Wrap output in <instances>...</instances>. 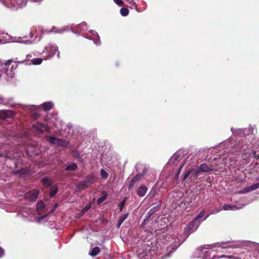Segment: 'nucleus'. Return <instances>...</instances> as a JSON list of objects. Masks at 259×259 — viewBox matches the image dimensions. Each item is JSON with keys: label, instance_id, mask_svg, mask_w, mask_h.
<instances>
[{"label": "nucleus", "instance_id": "nucleus-7", "mask_svg": "<svg viewBox=\"0 0 259 259\" xmlns=\"http://www.w3.org/2000/svg\"><path fill=\"white\" fill-rule=\"evenodd\" d=\"M197 169L193 168H188L185 172L183 180L185 181L190 175H191V177L194 175V179H197Z\"/></svg>", "mask_w": 259, "mask_h": 259}, {"label": "nucleus", "instance_id": "nucleus-42", "mask_svg": "<svg viewBox=\"0 0 259 259\" xmlns=\"http://www.w3.org/2000/svg\"><path fill=\"white\" fill-rule=\"evenodd\" d=\"M209 216V214H207L205 217L202 220H205V219H206Z\"/></svg>", "mask_w": 259, "mask_h": 259}, {"label": "nucleus", "instance_id": "nucleus-22", "mask_svg": "<svg viewBox=\"0 0 259 259\" xmlns=\"http://www.w3.org/2000/svg\"><path fill=\"white\" fill-rule=\"evenodd\" d=\"M50 197H54L58 191V187L56 185L51 186Z\"/></svg>", "mask_w": 259, "mask_h": 259}, {"label": "nucleus", "instance_id": "nucleus-4", "mask_svg": "<svg viewBox=\"0 0 259 259\" xmlns=\"http://www.w3.org/2000/svg\"><path fill=\"white\" fill-rule=\"evenodd\" d=\"M33 128L38 133H43L44 132H50V127L46 124L39 122H36L33 125Z\"/></svg>", "mask_w": 259, "mask_h": 259}, {"label": "nucleus", "instance_id": "nucleus-24", "mask_svg": "<svg viewBox=\"0 0 259 259\" xmlns=\"http://www.w3.org/2000/svg\"><path fill=\"white\" fill-rule=\"evenodd\" d=\"M57 140H58V138H57L55 137H52V136L47 137V140L48 142H49L50 143L56 145Z\"/></svg>", "mask_w": 259, "mask_h": 259}, {"label": "nucleus", "instance_id": "nucleus-13", "mask_svg": "<svg viewBox=\"0 0 259 259\" xmlns=\"http://www.w3.org/2000/svg\"><path fill=\"white\" fill-rule=\"evenodd\" d=\"M13 101V99L9 98H4L2 96H0V104H3L5 105H7L10 104Z\"/></svg>", "mask_w": 259, "mask_h": 259}, {"label": "nucleus", "instance_id": "nucleus-37", "mask_svg": "<svg viewBox=\"0 0 259 259\" xmlns=\"http://www.w3.org/2000/svg\"><path fill=\"white\" fill-rule=\"evenodd\" d=\"M114 2L119 6L122 5L123 4V2L122 0H114Z\"/></svg>", "mask_w": 259, "mask_h": 259}, {"label": "nucleus", "instance_id": "nucleus-17", "mask_svg": "<svg viewBox=\"0 0 259 259\" xmlns=\"http://www.w3.org/2000/svg\"><path fill=\"white\" fill-rule=\"evenodd\" d=\"M90 185L87 182V181L85 180H84L79 183L77 185V187L79 189L83 190L88 187Z\"/></svg>", "mask_w": 259, "mask_h": 259}, {"label": "nucleus", "instance_id": "nucleus-12", "mask_svg": "<svg viewBox=\"0 0 259 259\" xmlns=\"http://www.w3.org/2000/svg\"><path fill=\"white\" fill-rule=\"evenodd\" d=\"M147 187L146 186H143L140 187L138 189V190L137 191V195L138 196H139L140 197H143L144 196H145V195L147 193Z\"/></svg>", "mask_w": 259, "mask_h": 259}, {"label": "nucleus", "instance_id": "nucleus-19", "mask_svg": "<svg viewBox=\"0 0 259 259\" xmlns=\"http://www.w3.org/2000/svg\"><path fill=\"white\" fill-rule=\"evenodd\" d=\"M42 107L45 111L50 110L53 108V104L51 102L44 103L42 104Z\"/></svg>", "mask_w": 259, "mask_h": 259}, {"label": "nucleus", "instance_id": "nucleus-1", "mask_svg": "<svg viewBox=\"0 0 259 259\" xmlns=\"http://www.w3.org/2000/svg\"><path fill=\"white\" fill-rule=\"evenodd\" d=\"M240 246V243L239 241H227L204 245L203 248L205 249H214L217 247H221L222 248H236Z\"/></svg>", "mask_w": 259, "mask_h": 259}, {"label": "nucleus", "instance_id": "nucleus-23", "mask_svg": "<svg viewBox=\"0 0 259 259\" xmlns=\"http://www.w3.org/2000/svg\"><path fill=\"white\" fill-rule=\"evenodd\" d=\"M41 182L45 186L49 187L51 186L52 182L51 180L47 177L44 178L41 180Z\"/></svg>", "mask_w": 259, "mask_h": 259}, {"label": "nucleus", "instance_id": "nucleus-29", "mask_svg": "<svg viewBox=\"0 0 259 259\" xmlns=\"http://www.w3.org/2000/svg\"><path fill=\"white\" fill-rule=\"evenodd\" d=\"M204 214H205V211L204 210H202L200 213L194 219H196V221L198 222H200L199 221V220L200 219H201V218H202L204 216Z\"/></svg>", "mask_w": 259, "mask_h": 259}, {"label": "nucleus", "instance_id": "nucleus-28", "mask_svg": "<svg viewBox=\"0 0 259 259\" xmlns=\"http://www.w3.org/2000/svg\"><path fill=\"white\" fill-rule=\"evenodd\" d=\"M90 208L91 205L90 204L85 205L80 211L81 215H83L86 212H87L90 209Z\"/></svg>", "mask_w": 259, "mask_h": 259}, {"label": "nucleus", "instance_id": "nucleus-40", "mask_svg": "<svg viewBox=\"0 0 259 259\" xmlns=\"http://www.w3.org/2000/svg\"><path fill=\"white\" fill-rule=\"evenodd\" d=\"M4 254V250L2 248H0V257L3 256Z\"/></svg>", "mask_w": 259, "mask_h": 259}, {"label": "nucleus", "instance_id": "nucleus-41", "mask_svg": "<svg viewBox=\"0 0 259 259\" xmlns=\"http://www.w3.org/2000/svg\"><path fill=\"white\" fill-rule=\"evenodd\" d=\"M29 37L30 38H32L33 37V34L31 31L29 32Z\"/></svg>", "mask_w": 259, "mask_h": 259}, {"label": "nucleus", "instance_id": "nucleus-10", "mask_svg": "<svg viewBox=\"0 0 259 259\" xmlns=\"http://www.w3.org/2000/svg\"><path fill=\"white\" fill-rule=\"evenodd\" d=\"M244 205L242 206H237L236 205L225 204L223 206V209L225 210H235L242 208Z\"/></svg>", "mask_w": 259, "mask_h": 259}, {"label": "nucleus", "instance_id": "nucleus-46", "mask_svg": "<svg viewBox=\"0 0 259 259\" xmlns=\"http://www.w3.org/2000/svg\"><path fill=\"white\" fill-rule=\"evenodd\" d=\"M259 159V156H258L257 158H256V159Z\"/></svg>", "mask_w": 259, "mask_h": 259}, {"label": "nucleus", "instance_id": "nucleus-31", "mask_svg": "<svg viewBox=\"0 0 259 259\" xmlns=\"http://www.w3.org/2000/svg\"><path fill=\"white\" fill-rule=\"evenodd\" d=\"M100 174L102 178L106 179L108 177L107 172L104 170L103 169H101L100 170Z\"/></svg>", "mask_w": 259, "mask_h": 259}, {"label": "nucleus", "instance_id": "nucleus-3", "mask_svg": "<svg viewBox=\"0 0 259 259\" xmlns=\"http://www.w3.org/2000/svg\"><path fill=\"white\" fill-rule=\"evenodd\" d=\"M34 210L29 208L23 209L22 211L18 214V216L24 220H30L34 215Z\"/></svg>", "mask_w": 259, "mask_h": 259}, {"label": "nucleus", "instance_id": "nucleus-39", "mask_svg": "<svg viewBox=\"0 0 259 259\" xmlns=\"http://www.w3.org/2000/svg\"><path fill=\"white\" fill-rule=\"evenodd\" d=\"M218 159L217 156H215L213 158H211L210 157L209 158V161H211L210 162H212L213 161L217 160Z\"/></svg>", "mask_w": 259, "mask_h": 259}, {"label": "nucleus", "instance_id": "nucleus-20", "mask_svg": "<svg viewBox=\"0 0 259 259\" xmlns=\"http://www.w3.org/2000/svg\"><path fill=\"white\" fill-rule=\"evenodd\" d=\"M127 216H128V214L125 213V214H123L119 218L117 225V227L118 228H120V226L121 225V224H122L123 221L127 218Z\"/></svg>", "mask_w": 259, "mask_h": 259}, {"label": "nucleus", "instance_id": "nucleus-11", "mask_svg": "<svg viewBox=\"0 0 259 259\" xmlns=\"http://www.w3.org/2000/svg\"><path fill=\"white\" fill-rule=\"evenodd\" d=\"M259 188V183L253 184L250 187H247L242 191H239V193H246L252 190H256Z\"/></svg>", "mask_w": 259, "mask_h": 259}, {"label": "nucleus", "instance_id": "nucleus-15", "mask_svg": "<svg viewBox=\"0 0 259 259\" xmlns=\"http://www.w3.org/2000/svg\"><path fill=\"white\" fill-rule=\"evenodd\" d=\"M56 145L59 146L66 147L69 145V142L63 139L58 138Z\"/></svg>", "mask_w": 259, "mask_h": 259}, {"label": "nucleus", "instance_id": "nucleus-26", "mask_svg": "<svg viewBox=\"0 0 259 259\" xmlns=\"http://www.w3.org/2000/svg\"><path fill=\"white\" fill-rule=\"evenodd\" d=\"M120 13L122 16H126L129 14V11L126 8H122L120 10Z\"/></svg>", "mask_w": 259, "mask_h": 259}, {"label": "nucleus", "instance_id": "nucleus-36", "mask_svg": "<svg viewBox=\"0 0 259 259\" xmlns=\"http://www.w3.org/2000/svg\"><path fill=\"white\" fill-rule=\"evenodd\" d=\"M136 182L135 181H134V180L132 179L129 184V186H128L129 189H131V188H132Z\"/></svg>", "mask_w": 259, "mask_h": 259}, {"label": "nucleus", "instance_id": "nucleus-6", "mask_svg": "<svg viewBox=\"0 0 259 259\" xmlns=\"http://www.w3.org/2000/svg\"><path fill=\"white\" fill-rule=\"evenodd\" d=\"M39 193V191L37 189H33L29 191L25 194V198L30 201L35 200Z\"/></svg>", "mask_w": 259, "mask_h": 259}, {"label": "nucleus", "instance_id": "nucleus-43", "mask_svg": "<svg viewBox=\"0 0 259 259\" xmlns=\"http://www.w3.org/2000/svg\"><path fill=\"white\" fill-rule=\"evenodd\" d=\"M183 165H184V164H182V165L180 166V168H179V172H180V171L181 169H182V168L183 167Z\"/></svg>", "mask_w": 259, "mask_h": 259}, {"label": "nucleus", "instance_id": "nucleus-33", "mask_svg": "<svg viewBox=\"0 0 259 259\" xmlns=\"http://www.w3.org/2000/svg\"><path fill=\"white\" fill-rule=\"evenodd\" d=\"M106 197L105 196H102V197L98 198L97 201V203L98 204L101 203L102 202H103L105 200Z\"/></svg>", "mask_w": 259, "mask_h": 259}, {"label": "nucleus", "instance_id": "nucleus-32", "mask_svg": "<svg viewBox=\"0 0 259 259\" xmlns=\"http://www.w3.org/2000/svg\"><path fill=\"white\" fill-rule=\"evenodd\" d=\"M44 207V203L42 201H39L36 204V208L37 210L40 209Z\"/></svg>", "mask_w": 259, "mask_h": 259}, {"label": "nucleus", "instance_id": "nucleus-18", "mask_svg": "<svg viewBox=\"0 0 259 259\" xmlns=\"http://www.w3.org/2000/svg\"><path fill=\"white\" fill-rule=\"evenodd\" d=\"M97 178L95 176L91 175L89 176L86 180H85L89 185H92L96 181Z\"/></svg>", "mask_w": 259, "mask_h": 259}, {"label": "nucleus", "instance_id": "nucleus-9", "mask_svg": "<svg viewBox=\"0 0 259 259\" xmlns=\"http://www.w3.org/2000/svg\"><path fill=\"white\" fill-rule=\"evenodd\" d=\"M212 167L210 165H207L206 163H203L201 164L197 170V172L200 171L207 172L212 170Z\"/></svg>", "mask_w": 259, "mask_h": 259}, {"label": "nucleus", "instance_id": "nucleus-27", "mask_svg": "<svg viewBox=\"0 0 259 259\" xmlns=\"http://www.w3.org/2000/svg\"><path fill=\"white\" fill-rule=\"evenodd\" d=\"M77 168V165L75 163H72V164L66 167V170H74Z\"/></svg>", "mask_w": 259, "mask_h": 259}, {"label": "nucleus", "instance_id": "nucleus-44", "mask_svg": "<svg viewBox=\"0 0 259 259\" xmlns=\"http://www.w3.org/2000/svg\"><path fill=\"white\" fill-rule=\"evenodd\" d=\"M26 57H27V58H28V57H32V55H30V54H28V55H27V56H26Z\"/></svg>", "mask_w": 259, "mask_h": 259}, {"label": "nucleus", "instance_id": "nucleus-45", "mask_svg": "<svg viewBox=\"0 0 259 259\" xmlns=\"http://www.w3.org/2000/svg\"><path fill=\"white\" fill-rule=\"evenodd\" d=\"M81 25H82V26H83V25H86V23H83Z\"/></svg>", "mask_w": 259, "mask_h": 259}, {"label": "nucleus", "instance_id": "nucleus-35", "mask_svg": "<svg viewBox=\"0 0 259 259\" xmlns=\"http://www.w3.org/2000/svg\"><path fill=\"white\" fill-rule=\"evenodd\" d=\"M125 200H123L120 203V206H119V209H120V211H121L124 206V204H125Z\"/></svg>", "mask_w": 259, "mask_h": 259}, {"label": "nucleus", "instance_id": "nucleus-34", "mask_svg": "<svg viewBox=\"0 0 259 259\" xmlns=\"http://www.w3.org/2000/svg\"><path fill=\"white\" fill-rule=\"evenodd\" d=\"M12 63V61L11 60L7 61V62L5 63V66L7 67V70L9 68V67L11 63ZM6 72H8V70H6ZM7 74H8V72H7Z\"/></svg>", "mask_w": 259, "mask_h": 259}, {"label": "nucleus", "instance_id": "nucleus-38", "mask_svg": "<svg viewBox=\"0 0 259 259\" xmlns=\"http://www.w3.org/2000/svg\"><path fill=\"white\" fill-rule=\"evenodd\" d=\"M72 153H73V154H73V156L74 157H77V158L79 157V153H78V151H73V152H72Z\"/></svg>", "mask_w": 259, "mask_h": 259}, {"label": "nucleus", "instance_id": "nucleus-25", "mask_svg": "<svg viewBox=\"0 0 259 259\" xmlns=\"http://www.w3.org/2000/svg\"><path fill=\"white\" fill-rule=\"evenodd\" d=\"M42 62V59L41 58H34L31 60L32 64L35 65H40Z\"/></svg>", "mask_w": 259, "mask_h": 259}, {"label": "nucleus", "instance_id": "nucleus-21", "mask_svg": "<svg viewBox=\"0 0 259 259\" xmlns=\"http://www.w3.org/2000/svg\"><path fill=\"white\" fill-rule=\"evenodd\" d=\"M100 251V248L99 247H95L93 248L90 252L89 253V254L92 256H95L97 255Z\"/></svg>", "mask_w": 259, "mask_h": 259}, {"label": "nucleus", "instance_id": "nucleus-2", "mask_svg": "<svg viewBox=\"0 0 259 259\" xmlns=\"http://www.w3.org/2000/svg\"><path fill=\"white\" fill-rule=\"evenodd\" d=\"M190 155H188V152L187 150L180 149L177 151L173 155L170 157L169 162H186L187 161L192 160L193 158H191L189 160L188 159ZM194 157V156L193 157Z\"/></svg>", "mask_w": 259, "mask_h": 259}, {"label": "nucleus", "instance_id": "nucleus-5", "mask_svg": "<svg viewBox=\"0 0 259 259\" xmlns=\"http://www.w3.org/2000/svg\"><path fill=\"white\" fill-rule=\"evenodd\" d=\"M200 224V223L196 221V219H194L185 228V232L187 233H191L195 231L197 229Z\"/></svg>", "mask_w": 259, "mask_h": 259}, {"label": "nucleus", "instance_id": "nucleus-30", "mask_svg": "<svg viewBox=\"0 0 259 259\" xmlns=\"http://www.w3.org/2000/svg\"><path fill=\"white\" fill-rule=\"evenodd\" d=\"M146 173V168L143 169V174H138L133 179L136 182L140 180L143 175Z\"/></svg>", "mask_w": 259, "mask_h": 259}, {"label": "nucleus", "instance_id": "nucleus-14", "mask_svg": "<svg viewBox=\"0 0 259 259\" xmlns=\"http://www.w3.org/2000/svg\"><path fill=\"white\" fill-rule=\"evenodd\" d=\"M57 119L58 117L57 116L50 114V116H47L46 120L48 122H52L55 126H56Z\"/></svg>", "mask_w": 259, "mask_h": 259}, {"label": "nucleus", "instance_id": "nucleus-8", "mask_svg": "<svg viewBox=\"0 0 259 259\" xmlns=\"http://www.w3.org/2000/svg\"><path fill=\"white\" fill-rule=\"evenodd\" d=\"M14 115V112L11 110H0L1 119H5L9 117H13Z\"/></svg>", "mask_w": 259, "mask_h": 259}, {"label": "nucleus", "instance_id": "nucleus-16", "mask_svg": "<svg viewBox=\"0 0 259 259\" xmlns=\"http://www.w3.org/2000/svg\"><path fill=\"white\" fill-rule=\"evenodd\" d=\"M156 208L154 207L149 210L144 220L143 223H146V222H147L150 219L152 214L156 211Z\"/></svg>", "mask_w": 259, "mask_h": 259}]
</instances>
